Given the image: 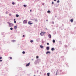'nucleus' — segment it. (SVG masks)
Instances as JSON below:
<instances>
[{
    "label": "nucleus",
    "instance_id": "13",
    "mask_svg": "<svg viewBox=\"0 0 76 76\" xmlns=\"http://www.w3.org/2000/svg\"><path fill=\"white\" fill-rule=\"evenodd\" d=\"M40 47L41 48H44V46H43L42 45H40Z\"/></svg>",
    "mask_w": 76,
    "mask_h": 76
},
{
    "label": "nucleus",
    "instance_id": "12",
    "mask_svg": "<svg viewBox=\"0 0 76 76\" xmlns=\"http://www.w3.org/2000/svg\"><path fill=\"white\" fill-rule=\"evenodd\" d=\"M18 28L17 27V26H14V29L16 30V29H17Z\"/></svg>",
    "mask_w": 76,
    "mask_h": 76
},
{
    "label": "nucleus",
    "instance_id": "44",
    "mask_svg": "<svg viewBox=\"0 0 76 76\" xmlns=\"http://www.w3.org/2000/svg\"><path fill=\"white\" fill-rule=\"evenodd\" d=\"M30 12H32V10H30Z\"/></svg>",
    "mask_w": 76,
    "mask_h": 76
},
{
    "label": "nucleus",
    "instance_id": "26",
    "mask_svg": "<svg viewBox=\"0 0 76 76\" xmlns=\"http://www.w3.org/2000/svg\"><path fill=\"white\" fill-rule=\"evenodd\" d=\"M22 53L23 54H25V51H23L22 52Z\"/></svg>",
    "mask_w": 76,
    "mask_h": 76
},
{
    "label": "nucleus",
    "instance_id": "17",
    "mask_svg": "<svg viewBox=\"0 0 76 76\" xmlns=\"http://www.w3.org/2000/svg\"><path fill=\"white\" fill-rule=\"evenodd\" d=\"M16 41V40H12V42H15Z\"/></svg>",
    "mask_w": 76,
    "mask_h": 76
},
{
    "label": "nucleus",
    "instance_id": "56",
    "mask_svg": "<svg viewBox=\"0 0 76 76\" xmlns=\"http://www.w3.org/2000/svg\"><path fill=\"white\" fill-rule=\"evenodd\" d=\"M38 72V71H37V72Z\"/></svg>",
    "mask_w": 76,
    "mask_h": 76
},
{
    "label": "nucleus",
    "instance_id": "16",
    "mask_svg": "<svg viewBox=\"0 0 76 76\" xmlns=\"http://www.w3.org/2000/svg\"><path fill=\"white\" fill-rule=\"evenodd\" d=\"M47 13H51V11L50 10H48L47 11Z\"/></svg>",
    "mask_w": 76,
    "mask_h": 76
},
{
    "label": "nucleus",
    "instance_id": "41",
    "mask_svg": "<svg viewBox=\"0 0 76 76\" xmlns=\"http://www.w3.org/2000/svg\"><path fill=\"white\" fill-rule=\"evenodd\" d=\"M54 22H52V24H54Z\"/></svg>",
    "mask_w": 76,
    "mask_h": 76
},
{
    "label": "nucleus",
    "instance_id": "11",
    "mask_svg": "<svg viewBox=\"0 0 76 76\" xmlns=\"http://www.w3.org/2000/svg\"><path fill=\"white\" fill-rule=\"evenodd\" d=\"M51 50L52 51H54L55 50V48H52L51 49Z\"/></svg>",
    "mask_w": 76,
    "mask_h": 76
},
{
    "label": "nucleus",
    "instance_id": "49",
    "mask_svg": "<svg viewBox=\"0 0 76 76\" xmlns=\"http://www.w3.org/2000/svg\"><path fill=\"white\" fill-rule=\"evenodd\" d=\"M55 18H57V15H56V16H55Z\"/></svg>",
    "mask_w": 76,
    "mask_h": 76
},
{
    "label": "nucleus",
    "instance_id": "55",
    "mask_svg": "<svg viewBox=\"0 0 76 76\" xmlns=\"http://www.w3.org/2000/svg\"><path fill=\"white\" fill-rule=\"evenodd\" d=\"M41 72H40V74H41Z\"/></svg>",
    "mask_w": 76,
    "mask_h": 76
},
{
    "label": "nucleus",
    "instance_id": "36",
    "mask_svg": "<svg viewBox=\"0 0 76 76\" xmlns=\"http://www.w3.org/2000/svg\"><path fill=\"white\" fill-rule=\"evenodd\" d=\"M44 4H45L44 3H42V5H44Z\"/></svg>",
    "mask_w": 76,
    "mask_h": 76
},
{
    "label": "nucleus",
    "instance_id": "57",
    "mask_svg": "<svg viewBox=\"0 0 76 76\" xmlns=\"http://www.w3.org/2000/svg\"><path fill=\"white\" fill-rule=\"evenodd\" d=\"M16 32H17V31H16Z\"/></svg>",
    "mask_w": 76,
    "mask_h": 76
},
{
    "label": "nucleus",
    "instance_id": "18",
    "mask_svg": "<svg viewBox=\"0 0 76 76\" xmlns=\"http://www.w3.org/2000/svg\"><path fill=\"white\" fill-rule=\"evenodd\" d=\"M50 73H47V75L48 76H50Z\"/></svg>",
    "mask_w": 76,
    "mask_h": 76
},
{
    "label": "nucleus",
    "instance_id": "1",
    "mask_svg": "<svg viewBox=\"0 0 76 76\" xmlns=\"http://www.w3.org/2000/svg\"><path fill=\"white\" fill-rule=\"evenodd\" d=\"M7 23H8L10 27H12V26L14 25L13 23H10L9 22H7Z\"/></svg>",
    "mask_w": 76,
    "mask_h": 76
},
{
    "label": "nucleus",
    "instance_id": "43",
    "mask_svg": "<svg viewBox=\"0 0 76 76\" xmlns=\"http://www.w3.org/2000/svg\"><path fill=\"white\" fill-rule=\"evenodd\" d=\"M56 75H57V72H56Z\"/></svg>",
    "mask_w": 76,
    "mask_h": 76
},
{
    "label": "nucleus",
    "instance_id": "6",
    "mask_svg": "<svg viewBox=\"0 0 76 76\" xmlns=\"http://www.w3.org/2000/svg\"><path fill=\"white\" fill-rule=\"evenodd\" d=\"M30 62H29L28 64H27L26 65V67H28V66H29V65H30Z\"/></svg>",
    "mask_w": 76,
    "mask_h": 76
},
{
    "label": "nucleus",
    "instance_id": "4",
    "mask_svg": "<svg viewBox=\"0 0 76 76\" xmlns=\"http://www.w3.org/2000/svg\"><path fill=\"white\" fill-rule=\"evenodd\" d=\"M27 22H28V21H27V20H24L23 21V23H24L26 24L27 23Z\"/></svg>",
    "mask_w": 76,
    "mask_h": 76
},
{
    "label": "nucleus",
    "instance_id": "10",
    "mask_svg": "<svg viewBox=\"0 0 76 76\" xmlns=\"http://www.w3.org/2000/svg\"><path fill=\"white\" fill-rule=\"evenodd\" d=\"M48 37L49 38H51V34H48Z\"/></svg>",
    "mask_w": 76,
    "mask_h": 76
},
{
    "label": "nucleus",
    "instance_id": "24",
    "mask_svg": "<svg viewBox=\"0 0 76 76\" xmlns=\"http://www.w3.org/2000/svg\"><path fill=\"white\" fill-rule=\"evenodd\" d=\"M35 21L36 22H38V20L37 19H35Z\"/></svg>",
    "mask_w": 76,
    "mask_h": 76
},
{
    "label": "nucleus",
    "instance_id": "5",
    "mask_svg": "<svg viewBox=\"0 0 76 76\" xmlns=\"http://www.w3.org/2000/svg\"><path fill=\"white\" fill-rule=\"evenodd\" d=\"M28 23L29 25H32V24H33V23H31V21H29L28 22Z\"/></svg>",
    "mask_w": 76,
    "mask_h": 76
},
{
    "label": "nucleus",
    "instance_id": "22",
    "mask_svg": "<svg viewBox=\"0 0 76 76\" xmlns=\"http://www.w3.org/2000/svg\"><path fill=\"white\" fill-rule=\"evenodd\" d=\"M42 44H44V42L42 40Z\"/></svg>",
    "mask_w": 76,
    "mask_h": 76
},
{
    "label": "nucleus",
    "instance_id": "15",
    "mask_svg": "<svg viewBox=\"0 0 76 76\" xmlns=\"http://www.w3.org/2000/svg\"><path fill=\"white\" fill-rule=\"evenodd\" d=\"M70 21L72 23L73 22V19H71L70 20Z\"/></svg>",
    "mask_w": 76,
    "mask_h": 76
},
{
    "label": "nucleus",
    "instance_id": "48",
    "mask_svg": "<svg viewBox=\"0 0 76 76\" xmlns=\"http://www.w3.org/2000/svg\"><path fill=\"white\" fill-rule=\"evenodd\" d=\"M62 71V70H61L60 71V72H61V71Z\"/></svg>",
    "mask_w": 76,
    "mask_h": 76
},
{
    "label": "nucleus",
    "instance_id": "20",
    "mask_svg": "<svg viewBox=\"0 0 76 76\" xmlns=\"http://www.w3.org/2000/svg\"><path fill=\"white\" fill-rule=\"evenodd\" d=\"M34 42V41L33 40H30V42L31 43H32V42Z\"/></svg>",
    "mask_w": 76,
    "mask_h": 76
},
{
    "label": "nucleus",
    "instance_id": "27",
    "mask_svg": "<svg viewBox=\"0 0 76 76\" xmlns=\"http://www.w3.org/2000/svg\"><path fill=\"white\" fill-rule=\"evenodd\" d=\"M59 44H62V43H61V42L60 41H59Z\"/></svg>",
    "mask_w": 76,
    "mask_h": 76
},
{
    "label": "nucleus",
    "instance_id": "8",
    "mask_svg": "<svg viewBox=\"0 0 76 76\" xmlns=\"http://www.w3.org/2000/svg\"><path fill=\"white\" fill-rule=\"evenodd\" d=\"M50 53H51V52L49 51H48L46 53V54L47 55L48 54H50Z\"/></svg>",
    "mask_w": 76,
    "mask_h": 76
},
{
    "label": "nucleus",
    "instance_id": "53",
    "mask_svg": "<svg viewBox=\"0 0 76 76\" xmlns=\"http://www.w3.org/2000/svg\"><path fill=\"white\" fill-rule=\"evenodd\" d=\"M2 35H3V33H2Z\"/></svg>",
    "mask_w": 76,
    "mask_h": 76
},
{
    "label": "nucleus",
    "instance_id": "54",
    "mask_svg": "<svg viewBox=\"0 0 76 76\" xmlns=\"http://www.w3.org/2000/svg\"><path fill=\"white\" fill-rule=\"evenodd\" d=\"M31 60H32V61H33V60H34L33 59H32Z\"/></svg>",
    "mask_w": 76,
    "mask_h": 76
},
{
    "label": "nucleus",
    "instance_id": "29",
    "mask_svg": "<svg viewBox=\"0 0 76 76\" xmlns=\"http://www.w3.org/2000/svg\"><path fill=\"white\" fill-rule=\"evenodd\" d=\"M36 58H39V56H37Z\"/></svg>",
    "mask_w": 76,
    "mask_h": 76
},
{
    "label": "nucleus",
    "instance_id": "23",
    "mask_svg": "<svg viewBox=\"0 0 76 76\" xmlns=\"http://www.w3.org/2000/svg\"><path fill=\"white\" fill-rule=\"evenodd\" d=\"M23 6H24L25 7H26V6H27V5H26L24 4V5H23Z\"/></svg>",
    "mask_w": 76,
    "mask_h": 76
},
{
    "label": "nucleus",
    "instance_id": "38",
    "mask_svg": "<svg viewBox=\"0 0 76 76\" xmlns=\"http://www.w3.org/2000/svg\"><path fill=\"white\" fill-rule=\"evenodd\" d=\"M1 61H2V60L1 59H0V62H1Z\"/></svg>",
    "mask_w": 76,
    "mask_h": 76
},
{
    "label": "nucleus",
    "instance_id": "35",
    "mask_svg": "<svg viewBox=\"0 0 76 76\" xmlns=\"http://www.w3.org/2000/svg\"><path fill=\"white\" fill-rule=\"evenodd\" d=\"M52 4H54V2L53 1L52 2Z\"/></svg>",
    "mask_w": 76,
    "mask_h": 76
},
{
    "label": "nucleus",
    "instance_id": "45",
    "mask_svg": "<svg viewBox=\"0 0 76 76\" xmlns=\"http://www.w3.org/2000/svg\"><path fill=\"white\" fill-rule=\"evenodd\" d=\"M15 20H16V19H14V21H15Z\"/></svg>",
    "mask_w": 76,
    "mask_h": 76
},
{
    "label": "nucleus",
    "instance_id": "30",
    "mask_svg": "<svg viewBox=\"0 0 76 76\" xmlns=\"http://www.w3.org/2000/svg\"><path fill=\"white\" fill-rule=\"evenodd\" d=\"M10 30H12L13 29V28L11 27V28H10Z\"/></svg>",
    "mask_w": 76,
    "mask_h": 76
},
{
    "label": "nucleus",
    "instance_id": "31",
    "mask_svg": "<svg viewBox=\"0 0 76 76\" xmlns=\"http://www.w3.org/2000/svg\"><path fill=\"white\" fill-rule=\"evenodd\" d=\"M9 15L10 16H12V14H9Z\"/></svg>",
    "mask_w": 76,
    "mask_h": 76
},
{
    "label": "nucleus",
    "instance_id": "2",
    "mask_svg": "<svg viewBox=\"0 0 76 76\" xmlns=\"http://www.w3.org/2000/svg\"><path fill=\"white\" fill-rule=\"evenodd\" d=\"M59 28L61 30H63L64 29V25L62 24L61 26Z\"/></svg>",
    "mask_w": 76,
    "mask_h": 76
},
{
    "label": "nucleus",
    "instance_id": "14",
    "mask_svg": "<svg viewBox=\"0 0 76 76\" xmlns=\"http://www.w3.org/2000/svg\"><path fill=\"white\" fill-rule=\"evenodd\" d=\"M37 62L38 63H39V62L40 61V59H37Z\"/></svg>",
    "mask_w": 76,
    "mask_h": 76
},
{
    "label": "nucleus",
    "instance_id": "21",
    "mask_svg": "<svg viewBox=\"0 0 76 76\" xmlns=\"http://www.w3.org/2000/svg\"><path fill=\"white\" fill-rule=\"evenodd\" d=\"M53 43H55V40L53 39Z\"/></svg>",
    "mask_w": 76,
    "mask_h": 76
},
{
    "label": "nucleus",
    "instance_id": "3",
    "mask_svg": "<svg viewBox=\"0 0 76 76\" xmlns=\"http://www.w3.org/2000/svg\"><path fill=\"white\" fill-rule=\"evenodd\" d=\"M45 32L44 31L41 32L40 34V35H41V36H43V35H44Z\"/></svg>",
    "mask_w": 76,
    "mask_h": 76
},
{
    "label": "nucleus",
    "instance_id": "7",
    "mask_svg": "<svg viewBox=\"0 0 76 76\" xmlns=\"http://www.w3.org/2000/svg\"><path fill=\"white\" fill-rule=\"evenodd\" d=\"M46 49L47 50H50V47L49 46H48L46 47Z\"/></svg>",
    "mask_w": 76,
    "mask_h": 76
},
{
    "label": "nucleus",
    "instance_id": "39",
    "mask_svg": "<svg viewBox=\"0 0 76 76\" xmlns=\"http://www.w3.org/2000/svg\"><path fill=\"white\" fill-rule=\"evenodd\" d=\"M10 59H12V57H10Z\"/></svg>",
    "mask_w": 76,
    "mask_h": 76
},
{
    "label": "nucleus",
    "instance_id": "9",
    "mask_svg": "<svg viewBox=\"0 0 76 76\" xmlns=\"http://www.w3.org/2000/svg\"><path fill=\"white\" fill-rule=\"evenodd\" d=\"M34 63L35 64H37V63H38V61L37 60H36L34 62Z\"/></svg>",
    "mask_w": 76,
    "mask_h": 76
},
{
    "label": "nucleus",
    "instance_id": "32",
    "mask_svg": "<svg viewBox=\"0 0 76 76\" xmlns=\"http://www.w3.org/2000/svg\"><path fill=\"white\" fill-rule=\"evenodd\" d=\"M2 59V57L1 56L0 57V60Z\"/></svg>",
    "mask_w": 76,
    "mask_h": 76
},
{
    "label": "nucleus",
    "instance_id": "40",
    "mask_svg": "<svg viewBox=\"0 0 76 76\" xmlns=\"http://www.w3.org/2000/svg\"><path fill=\"white\" fill-rule=\"evenodd\" d=\"M25 37V35H23V37Z\"/></svg>",
    "mask_w": 76,
    "mask_h": 76
},
{
    "label": "nucleus",
    "instance_id": "19",
    "mask_svg": "<svg viewBox=\"0 0 76 76\" xmlns=\"http://www.w3.org/2000/svg\"><path fill=\"white\" fill-rule=\"evenodd\" d=\"M16 17H17V18H18V17H19V15H18V14H16Z\"/></svg>",
    "mask_w": 76,
    "mask_h": 76
},
{
    "label": "nucleus",
    "instance_id": "25",
    "mask_svg": "<svg viewBox=\"0 0 76 76\" xmlns=\"http://www.w3.org/2000/svg\"><path fill=\"white\" fill-rule=\"evenodd\" d=\"M57 3H60V1L59 0H58V1H57Z\"/></svg>",
    "mask_w": 76,
    "mask_h": 76
},
{
    "label": "nucleus",
    "instance_id": "37",
    "mask_svg": "<svg viewBox=\"0 0 76 76\" xmlns=\"http://www.w3.org/2000/svg\"><path fill=\"white\" fill-rule=\"evenodd\" d=\"M47 45H49V43H47Z\"/></svg>",
    "mask_w": 76,
    "mask_h": 76
},
{
    "label": "nucleus",
    "instance_id": "33",
    "mask_svg": "<svg viewBox=\"0 0 76 76\" xmlns=\"http://www.w3.org/2000/svg\"><path fill=\"white\" fill-rule=\"evenodd\" d=\"M64 46L65 47H67V46L66 45H65Z\"/></svg>",
    "mask_w": 76,
    "mask_h": 76
},
{
    "label": "nucleus",
    "instance_id": "52",
    "mask_svg": "<svg viewBox=\"0 0 76 76\" xmlns=\"http://www.w3.org/2000/svg\"><path fill=\"white\" fill-rule=\"evenodd\" d=\"M6 13L7 14V12H6Z\"/></svg>",
    "mask_w": 76,
    "mask_h": 76
},
{
    "label": "nucleus",
    "instance_id": "50",
    "mask_svg": "<svg viewBox=\"0 0 76 76\" xmlns=\"http://www.w3.org/2000/svg\"><path fill=\"white\" fill-rule=\"evenodd\" d=\"M19 31H18V34H19Z\"/></svg>",
    "mask_w": 76,
    "mask_h": 76
},
{
    "label": "nucleus",
    "instance_id": "46",
    "mask_svg": "<svg viewBox=\"0 0 76 76\" xmlns=\"http://www.w3.org/2000/svg\"><path fill=\"white\" fill-rule=\"evenodd\" d=\"M46 21L47 22H48V19H47V20H46Z\"/></svg>",
    "mask_w": 76,
    "mask_h": 76
},
{
    "label": "nucleus",
    "instance_id": "42",
    "mask_svg": "<svg viewBox=\"0 0 76 76\" xmlns=\"http://www.w3.org/2000/svg\"><path fill=\"white\" fill-rule=\"evenodd\" d=\"M45 29H46V30H48V29H47V28H45Z\"/></svg>",
    "mask_w": 76,
    "mask_h": 76
},
{
    "label": "nucleus",
    "instance_id": "34",
    "mask_svg": "<svg viewBox=\"0 0 76 76\" xmlns=\"http://www.w3.org/2000/svg\"><path fill=\"white\" fill-rule=\"evenodd\" d=\"M14 23H16V21H14Z\"/></svg>",
    "mask_w": 76,
    "mask_h": 76
},
{
    "label": "nucleus",
    "instance_id": "28",
    "mask_svg": "<svg viewBox=\"0 0 76 76\" xmlns=\"http://www.w3.org/2000/svg\"><path fill=\"white\" fill-rule=\"evenodd\" d=\"M12 4L13 5H14L15 4V3L14 2H12Z\"/></svg>",
    "mask_w": 76,
    "mask_h": 76
},
{
    "label": "nucleus",
    "instance_id": "51",
    "mask_svg": "<svg viewBox=\"0 0 76 76\" xmlns=\"http://www.w3.org/2000/svg\"><path fill=\"white\" fill-rule=\"evenodd\" d=\"M67 67H69V66H67Z\"/></svg>",
    "mask_w": 76,
    "mask_h": 76
},
{
    "label": "nucleus",
    "instance_id": "47",
    "mask_svg": "<svg viewBox=\"0 0 76 76\" xmlns=\"http://www.w3.org/2000/svg\"><path fill=\"white\" fill-rule=\"evenodd\" d=\"M54 1H57V0H53Z\"/></svg>",
    "mask_w": 76,
    "mask_h": 76
}]
</instances>
